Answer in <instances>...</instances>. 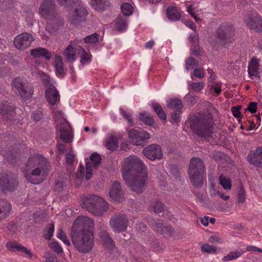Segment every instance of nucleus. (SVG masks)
I'll return each instance as SVG.
<instances>
[{"label":"nucleus","instance_id":"f257e3e1","mask_svg":"<svg viewBox=\"0 0 262 262\" xmlns=\"http://www.w3.org/2000/svg\"><path fill=\"white\" fill-rule=\"evenodd\" d=\"M122 171L126 185L132 190L137 193L143 191L148 176L146 167L140 159L135 156L126 158Z\"/></svg>","mask_w":262,"mask_h":262},{"label":"nucleus","instance_id":"f03ea898","mask_svg":"<svg viewBox=\"0 0 262 262\" xmlns=\"http://www.w3.org/2000/svg\"><path fill=\"white\" fill-rule=\"evenodd\" d=\"M94 221L89 217H78L71 228V238L76 250L82 253H89L94 245Z\"/></svg>","mask_w":262,"mask_h":262},{"label":"nucleus","instance_id":"7ed1b4c3","mask_svg":"<svg viewBox=\"0 0 262 262\" xmlns=\"http://www.w3.org/2000/svg\"><path fill=\"white\" fill-rule=\"evenodd\" d=\"M186 123L192 133L202 139L211 138L214 133L213 115L208 112L190 115Z\"/></svg>","mask_w":262,"mask_h":262},{"label":"nucleus","instance_id":"20e7f679","mask_svg":"<svg viewBox=\"0 0 262 262\" xmlns=\"http://www.w3.org/2000/svg\"><path fill=\"white\" fill-rule=\"evenodd\" d=\"M50 163L41 156L30 157L24 167L26 177L31 183L38 184L40 183L39 180L34 178V177H39L41 174L46 175L50 171Z\"/></svg>","mask_w":262,"mask_h":262},{"label":"nucleus","instance_id":"39448f33","mask_svg":"<svg viewBox=\"0 0 262 262\" xmlns=\"http://www.w3.org/2000/svg\"><path fill=\"white\" fill-rule=\"evenodd\" d=\"M205 166L204 161L200 158H192L189 162L188 173L189 180L192 185L197 189L201 188L204 184Z\"/></svg>","mask_w":262,"mask_h":262},{"label":"nucleus","instance_id":"423d86ee","mask_svg":"<svg viewBox=\"0 0 262 262\" xmlns=\"http://www.w3.org/2000/svg\"><path fill=\"white\" fill-rule=\"evenodd\" d=\"M82 208L96 216H101L108 209V204L99 195L88 194L82 199Z\"/></svg>","mask_w":262,"mask_h":262},{"label":"nucleus","instance_id":"0eeeda50","mask_svg":"<svg viewBox=\"0 0 262 262\" xmlns=\"http://www.w3.org/2000/svg\"><path fill=\"white\" fill-rule=\"evenodd\" d=\"M40 14L49 19L54 25L51 31H55L64 24L63 19L56 12L54 0H43L39 9Z\"/></svg>","mask_w":262,"mask_h":262},{"label":"nucleus","instance_id":"6e6552de","mask_svg":"<svg viewBox=\"0 0 262 262\" xmlns=\"http://www.w3.org/2000/svg\"><path fill=\"white\" fill-rule=\"evenodd\" d=\"M234 35V28L232 25H221L216 31V42L221 46H225L231 42Z\"/></svg>","mask_w":262,"mask_h":262},{"label":"nucleus","instance_id":"1a4fd4ad","mask_svg":"<svg viewBox=\"0 0 262 262\" xmlns=\"http://www.w3.org/2000/svg\"><path fill=\"white\" fill-rule=\"evenodd\" d=\"M244 21L250 30L262 32V19L255 11L252 10L247 12L244 17Z\"/></svg>","mask_w":262,"mask_h":262},{"label":"nucleus","instance_id":"9d476101","mask_svg":"<svg viewBox=\"0 0 262 262\" xmlns=\"http://www.w3.org/2000/svg\"><path fill=\"white\" fill-rule=\"evenodd\" d=\"M128 223V220L125 214L115 213L111 218L110 225L114 231L120 233L126 230Z\"/></svg>","mask_w":262,"mask_h":262},{"label":"nucleus","instance_id":"9b49d317","mask_svg":"<svg viewBox=\"0 0 262 262\" xmlns=\"http://www.w3.org/2000/svg\"><path fill=\"white\" fill-rule=\"evenodd\" d=\"M128 136L132 144L142 146L145 145V140L150 138V135L145 130L139 132L134 129L128 131Z\"/></svg>","mask_w":262,"mask_h":262},{"label":"nucleus","instance_id":"f8f14e48","mask_svg":"<svg viewBox=\"0 0 262 262\" xmlns=\"http://www.w3.org/2000/svg\"><path fill=\"white\" fill-rule=\"evenodd\" d=\"M142 154L151 161L161 160L163 157L161 147L157 144H151L145 147L142 150Z\"/></svg>","mask_w":262,"mask_h":262},{"label":"nucleus","instance_id":"ddd939ff","mask_svg":"<svg viewBox=\"0 0 262 262\" xmlns=\"http://www.w3.org/2000/svg\"><path fill=\"white\" fill-rule=\"evenodd\" d=\"M18 182L12 174H4L0 178V189L3 191H13L18 187Z\"/></svg>","mask_w":262,"mask_h":262},{"label":"nucleus","instance_id":"4468645a","mask_svg":"<svg viewBox=\"0 0 262 262\" xmlns=\"http://www.w3.org/2000/svg\"><path fill=\"white\" fill-rule=\"evenodd\" d=\"M33 40L31 34L25 32L18 35L14 39V44L16 48L20 50L28 48Z\"/></svg>","mask_w":262,"mask_h":262},{"label":"nucleus","instance_id":"2eb2a0df","mask_svg":"<svg viewBox=\"0 0 262 262\" xmlns=\"http://www.w3.org/2000/svg\"><path fill=\"white\" fill-rule=\"evenodd\" d=\"M14 86L18 90L20 97L24 99H29L33 94V87L31 84L15 81Z\"/></svg>","mask_w":262,"mask_h":262},{"label":"nucleus","instance_id":"dca6fc26","mask_svg":"<svg viewBox=\"0 0 262 262\" xmlns=\"http://www.w3.org/2000/svg\"><path fill=\"white\" fill-rule=\"evenodd\" d=\"M86 15V9L78 3V7L75 9L74 13L70 18V23L73 25H77L85 20Z\"/></svg>","mask_w":262,"mask_h":262},{"label":"nucleus","instance_id":"f3484780","mask_svg":"<svg viewBox=\"0 0 262 262\" xmlns=\"http://www.w3.org/2000/svg\"><path fill=\"white\" fill-rule=\"evenodd\" d=\"M108 195L110 198L116 202H122L124 199L123 191L120 183L115 181L110 188Z\"/></svg>","mask_w":262,"mask_h":262},{"label":"nucleus","instance_id":"a211bd4d","mask_svg":"<svg viewBox=\"0 0 262 262\" xmlns=\"http://www.w3.org/2000/svg\"><path fill=\"white\" fill-rule=\"evenodd\" d=\"M15 107L7 101H3L0 105V114L6 120L12 121L15 117Z\"/></svg>","mask_w":262,"mask_h":262},{"label":"nucleus","instance_id":"6ab92c4d","mask_svg":"<svg viewBox=\"0 0 262 262\" xmlns=\"http://www.w3.org/2000/svg\"><path fill=\"white\" fill-rule=\"evenodd\" d=\"M247 160L256 167H262V147H258L255 150L250 151Z\"/></svg>","mask_w":262,"mask_h":262},{"label":"nucleus","instance_id":"aec40b11","mask_svg":"<svg viewBox=\"0 0 262 262\" xmlns=\"http://www.w3.org/2000/svg\"><path fill=\"white\" fill-rule=\"evenodd\" d=\"M45 95L47 101L51 105H55L60 100V96L58 91L52 84H50L45 92Z\"/></svg>","mask_w":262,"mask_h":262},{"label":"nucleus","instance_id":"412c9836","mask_svg":"<svg viewBox=\"0 0 262 262\" xmlns=\"http://www.w3.org/2000/svg\"><path fill=\"white\" fill-rule=\"evenodd\" d=\"M57 129L60 133V138L64 143H70L73 139V135L68 129L69 126V123L58 124L56 125Z\"/></svg>","mask_w":262,"mask_h":262},{"label":"nucleus","instance_id":"4be33fe9","mask_svg":"<svg viewBox=\"0 0 262 262\" xmlns=\"http://www.w3.org/2000/svg\"><path fill=\"white\" fill-rule=\"evenodd\" d=\"M6 247L10 251L20 252L25 253L26 255H28L30 258H32V257L33 255L30 251L16 241H9L7 242L6 244Z\"/></svg>","mask_w":262,"mask_h":262},{"label":"nucleus","instance_id":"5701e85b","mask_svg":"<svg viewBox=\"0 0 262 262\" xmlns=\"http://www.w3.org/2000/svg\"><path fill=\"white\" fill-rule=\"evenodd\" d=\"M155 223L152 225L153 227L160 234L164 236H170L174 232L173 227L168 225H164L163 224L158 221H154Z\"/></svg>","mask_w":262,"mask_h":262},{"label":"nucleus","instance_id":"b1692460","mask_svg":"<svg viewBox=\"0 0 262 262\" xmlns=\"http://www.w3.org/2000/svg\"><path fill=\"white\" fill-rule=\"evenodd\" d=\"M30 53L35 58L43 57L47 60L51 59L53 55L51 52L40 47L31 50Z\"/></svg>","mask_w":262,"mask_h":262},{"label":"nucleus","instance_id":"393cba45","mask_svg":"<svg viewBox=\"0 0 262 262\" xmlns=\"http://www.w3.org/2000/svg\"><path fill=\"white\" fill-rule=\"evenodd\" d=\"M11 208V204L7 200L0 199V221L9 215Z\"/></svg>","mask_w":262,"mask_h":262},{"label":"nucleus","instance_id":"a878e982","mask_svg":"<svg viewBox=\"0 0 262 262\" xmlns=\"http://www.w3.org/2000/svg\"><path fill=\"white\" fill-rule=\"evenodd\" d=\"M259 63L257 60L252 58L248 66V74L250 77H257L259 78Z\"/></svg>","mask_w":262,"mask_h":262},{"label":"nucleus","instance_id":"bb28decb","mask_svg":"<svg viewBox=\"0 0 262 262\" xmlns=\"http://www.w3.org/2000/svg\"><path fill=\"white\" fill-rule=\"evenodd\" d=\"M166 15L168 18L172 21H178L181 18V14L179 10L174 6H170L167 8Z\"/></svg>","mask_w":262,"mask_h":262},{"label":"nucleus","instance_id":"cd10ccee","mask_svg":"<svg viewBox=\"0 0 262 262\" xmlns=\"http://www.w3.org/2000/svg\"><path fill=\"white\" fill-rule=\"evenodd\" d=\"M92 7L98 11H102L110 6V2L108 0H90Z\"/></svg>","mask_w":262,"mask_h":262},{"label":"nucleus","instance_id":"c85d7f7f","mask_svg":"<svg viewBox=\"0 0 262 262\" xmlns=\"http://www.w3.org/2000/svg\"><path fill=\"white\" fill-rule=\"evenodd\" d=\"M53 65L55 69L56 75L62 77L64 75L63 62L60 56L58 55H55Z\"/></svg>","mask_w":262,"mask_h":262},{"label":"nucleus","instance_id":"c756f323","mask_svg":"<svg viewBox=\"0 0 262 262\" xmlns=\"http://www.w3.org/2000/svg\"><path fill=\"white\" fill-rule=\"evenodd\" d=\"M63 54L65 56L67 62L72 61L76 59V49L71 45L66 48Z\"/></svg>","mask_w":262,"mask_h":262},{"label":"nucleus","instance_id":"7c9ffc66","mask_svg":"<svg viewBox=\"0 0 262 262\" xmlns=\"http://www.w3.org/2000/svg\"><path fill=\"white\" fill-rule=\"evenodd\" d=\"M167 107L174 111H180L182 110L183 107L182 101L178 98L171 99L169 100V102L167 104Z\"/></svg>","mask_w":262,"mask_h":262},{"label":"nucleus","instance_id":"2f4dec72","mask_svg":"<svg viewBox=\"0 0 262 262\" xmlns=\"http://www.w3.org/2000/svg\"><path fill=\"white\" fill-rule=\"evenodd\" d=\"M115 26L117 29L119 31L126 30L127 28V19L124 16L119 15L115 20Z\"/></svg>","mask_w":262,"mask_h":262},{"label":"nucleus","instance_id":"473e14b6","mask_svg":"<svg viewBox=\"0 0 262 262\" xmlns=\"http://www.w3.org/2000/svg\"><path fill=\"white\" fill-rule=\"evenodd\" d=\"M90 160L91 161V164L94 168L97 169L101 163L102 158L101 156L97 152H93L90 157Z\"/></svg>","mask_w":262,"mask_h":262},{"label":"nucleus","instance_id":"72a5a7b5","mask_svg":"<svg viewBox=\"0 0 262 262\" xmlns=\"http://www.w3.org/2000/svg\"><path fill=\"white\" fill-rule=\"evenodd\" d=\"M151 106L155 112L161 120H165L166 119V115L159 103L153 102Z\"/></svg>","mask_w":262,"mask_h":262},{"label":"nucleus","instance_id":"f704fd0d","mask_svg":"<svg viewBox=\"0 0 262 262\" xmlns=\"http://www.w3.org/2000/svg\"><path fill=\"white\" fill-rule=\"evenodd\" d=\"M150 208L151 211L160 213L164 211V205L161 201L156 200L151 203Z\"/></svg>","mask_w":262,"mask_h":262},{"label":"nucleus","instance_id":"c9c22d12","mask_svg":"<svg viewBox=\"0 0 262 262\" xmlns=\"http://www.w3.org/2000/svg\"><path fill=\"white\" fill-rule=\"evenodd\" d=\"M244 253L242 251L236 250L229 253L226 256L223 258L224 261H228L239 257Z\"/></svg>","mask_w":262,"mask_h":262},{"label":"nucleus","instance_id":"e433bc0d","mask_svg":"<svg viewBox=\"0 0 262 262\" xmlns=\"http://www.w3.org/2000/svg\"><path fill=\"white\" fill-rule=\"evenodd\" d=\"M139 118L142 121L148 125H152L155 123L153 118L149 115H147L145 113H140Z\"/></svg>","mask_w":262,"mask_h":262},{"label":"nucleus","instance_id":"4c0bfd02","mask_svg":"<svg viewBox=\"0 0 262 262\" xmlns=\"http://www.w3.org/2000/svg\"><path fill=\"white\" fill-rule=\"evenodd\" d=\"M122 12L124 16H129L133 13V9L132 5L129 3H124L121 6Z\"/></svg>","mask_w":262,"mask_h":262},{"label":"nucleus","instance_id":"58836bf2","mask_svg":"<svg viewBox=\"0 0 262 262\" xmlns=\"http://www.w3.org/2000/svg\"><path fill=\"white\" fill-rule=\"evenodd\" d=\"M79 52H81L80 63L83 65L86 62L90 61L91 60V55H89L86 51L82 48H80Z\"/></svg>","mask_w":262,"mask_h":262},{"label":"nucleus","instance_id":"ea45409f","mask_svg":"<svg viewBox=\"0 0 262 262\" xmlns=\"http://www.w3.org/2000/svg\"><path fill=\"white\" fill-rule=\"evenodd\" d=\"M220 184L225 189H230L231 188V182L229 179L221 176L219 177Z\"/></svg>","mask_w":262,"mask_h":262},{"label":"nucleus","instance_id":"a19ab883","mask_svg":"<svg viewBox=\"0 0 262 262\" xmlns=\"http://www.w3.org/2000/svg\"><path fill=\"white\" fill-rule=\"evenodd\" d=\"M99 35L95 33L87 36L84 38V41L86 43H96L98 42Z\"/></svg>","mask_w":262,"mask_h":262},{"label":"nucleus","instance_id":"79ce46f5","mask_svg":"<svg viewBox=\"0 0 262 262\" xmlns=\"http://www.w3.org/2000/svg\"><path fill=\"white\" fill-rule=\"evenodd\" d=\"M182 113V110L180 111H177V110L174 111L171 113V120L170 121L172 123L178 124L181 121V114Z\"/></svg>","mask_w":262,"mask_h":262},{"label":"nucleus","instance_id":"37998d69","mask_svg":"<svg viewBox=\"0 0 262 262\" xmlns=\"http://www.w3.org/2000/svg\"><path fill=\"white\" fill-rule=\"evenodd\" d=\"M54 231V225L53 224H49L47 226V230H45V234L43 235V237L46 239L50 240L52 236H53V234Z\"/></svg>","mask_w":262,"mask_h":262},{"label":"nucleus","instance_id":"c03bdc74","mask_svg":"<svg viewBox=\"0 0 262 262\" xmlns=\"http://www.w3.org/2000/svg\"><path fill=\"white\" fill-rule=\"evenodd\" d=\"M246 192L243 185H241L237 191V202L243 203L245 201Z\"/></svg>","mask_w":262,"mask_h":262},{"label":"nucleus","instance_id":"a18cd8bd","mask_svg":"<svg viewBox=\"0 0 262 262\" xmlns=\"http://www.w3.org/2000/svg\"><path fill=\"white\" fill-rule=\"evenodd\" d=\"M186 69L188 70L192 69L195 66L199 64L198 61L193 57H189L185 61Z\"/></svg>","mask_w":262,"mask_h":262},{"label":"nucleus","instance_id":"49530a36","mask_svg":"<svg viewBox=\"0 0 262 262\" xmlns=\"http://www.w3.org/2000/svg\"><path fill=\"white\" fill-rule=\"evenodd\" d=\"M106 146L107 149L111 150H114L117 148L118 145L113 136L106 141Z\"/></svg>","mask_w":262,"mask_h":262},{"label":"nucleus","instance_id":"de8ad7c7","mask_svg":"<svg viewBox=\"0 0 262 262\" xmlns=\"http://www.w3.org/2000/svg\"><path fill=\"white\" fill-rule=\"evenodd\" d=\"M43 257L47 262H58L56 255L50 252H45Z\"/></svg>","mask_w":262,"mask_h":262},{"label":"nucleus","instance_id":"09e8293b","mask_svg":"<svg viewBox=\"0 0 262 262\" xmlns=\"http://www.w3.org/2000/svg\"><path fill=\"white\" fill-rule=\"evenodd\" d=\"M57 236L58 238L60 239L66 245H67L68 246H70L71 245L70 242L69 240L68 239L67 236L64 234V233L62 231V230H61V229L59 230L57 235Z\"/></svg>","mask_w":262,"mask_h":262},{"label":"nucleus","instance_id":"8fccbe9b","mask_svg":"<svg viewBox=\"0 0 262 262\" xmlns=\"http://www.w3.org/2000/svg\"><path fill=\"white\" fill-rule=\"evenodd\" d=\"M49 246L55 252L58 254L63 252L62 248L57 242H52L49 245Z\"/></svg>","mask_w":262,"mask_h":262},{"label":"nucleus","instance_id":"3c124183","mask_svg":"<svg viewBox=\"0 0 262 262\" xmlns=\"http://www.w3.org/2000/svg\"><path fill=\"white\" fill-rule=\"evenodd\" d=\"M186 102L190 105H193L194 104L197 100H198V97L195 96H192L189 93L187 94L185 98H184Z\"/></svg>","mask_w":262,"mask_h":262},{"label":"nucleus","instance_id":"603ef678","mask_svg":"<svg viewBox=\"0 0 262 262\" xmlns=\"http://www.w3.org/2000/svg\"><path fill=\"white\" fill-rule=\"evenodd\" d=\"M201 250L202 251L207 253H215L216 251V248L212 245L205 244L201 247Z\"/></svg>","mask_w":262,"mask_h":262},{"label":"nucleus","instance_id":"864d4df0","mask_svg":"<svg viewBox=\"0 0 262 262\" xmlns=\"http://www.w3.org/2000/svg\"><path fill=\"white\" fill-rule=\"evenodd\" d=\"M92 176V168L90 162H86V173L85 179L86 181L89 180Z\"/></svg>","mask_w":262,"mask_h":262},{"label":"nucleus","instance_id":"5fc2aeb1","mask_svg":"<svg viewBox=\"0 0 262 262\" xmlns=\"http://www.w3.org/2000/svg\"><path fill=\"white\" fill-rule=\"evenodd\" d=\"M241 108L242 105L233 106L231 108V111L234 117L237 118H241L242 116L240 112Z\"/></svg>","mask_w":262,"mask_h":262},{"label":"nucleus","instance_id":"6e6d98bb","mask_svg":"<svg viewBox=\"0 0 262 262\" xmlns=\"http://www.w3.org/2000/svg\"><path fill=\"white\" fill-rule=\"evenodd\" d=\"M204 83L203 82H193L191 84L192 89L195 92H200L204 87Z\"/></svg>","mask_w":262,"mask_h":262},{"label":"nucleus","instance_id":"4d7b16f0","mask_svg":"<svg viewBox=\"0 0 262 262\" xmlns=\"http://www.w3.org/2000/svg\"><path fill=\"white\" fill-rule=\"evenodd\" d=\"M257 103L255 102H251L249 103L248 107L245 109V111H249L252 114L256 112Z\"/></svg>","mask_w":262,"mask_h":262},{"label":"nucleus","instance_id":"13d9d810","mask_svg":"<svg viewBox=\"0 0 262 262\" xmlns=\"http://www.w3.org/2000/svg\"><path fill=\"white\" fill-rule=\"evenodd\" d=\"M14 0H0V8H9L13 4Z\"/></svg>","mask_w":262,"mask_h":262},{"label":"nucleus","instance_id":"bf43d9fd","mask_svg":"<svg viewBox=\"0 0 262 262\" xmlns=\"http://www.w3.org/2000/svg\"><path fill=\"white\" fill-rule=\"evenodd\" d=\"M42 118V113L40 111H36L31 114V118L35 122L40 121Z\"/></svg>","mask_w":262,"mask_h":262},{"label":"nucleus","instance_id":"052dcab7","mask_svg":"<svg viewBox=\"0 0 262 262\" xmlns=\"http://www.w3.org/2000/svg\"><path fill=\"white\" fill-rule=\"evenodd\" d=\"M190 51L194 56H198L200 55V47L199 44L191 45Z\"/></svg>","mask_w":262,"mask_h":262},{"label":"nucleus","instance_id":"680f3d73","mask_svg":"<svg viewBox=\"0 0 262 262\" xmlns=\"http://www.w3.org/2000/svg\"><path fill=\"white\" fill-rule=\"evenodd\" d=\"M120 111L123 116L124 118L128 121L129 124H132L133 123V120L131 114L127 113L124 111L122 108H120Z\"/></svg>","mask_w":262,"mask_h":262},{"label":"nucleus","instance_id":"e2e57ef3","mask_svg":"<svg viewBox=\"0 0 262 262\" xmlns=\"http://www.w3.org/2000/svg\"><path fill=\"white\" fill-rule=\"evenodd\" d=\"M193 76L200 78L204 77V71L202 68H196L193 71Z\"/></svg>","mask_w":262,"mask_h":262},{"label":"nucleus","instance_id":"0e129e2a","mask_svg":"<svg viewBox=\"0 0 262 262\" xmlns=\"http://www.w3.org/2000/svg\"><path fill=\"white\" fill-rule=\"evenodd\" d=\"M189 40L191 42V45L199 44V36L195 32L190 35Z\"/></svg>","mask_w":262,"mask_h":262},{"label":"nucleus","instance_id":"69168bd1","mask_svg":"<svg viewBox=\"0 0 262 262\" xmlns=\"http://www.w3.org/2000/svg\"><path fill=\"white\" fill-rule=\"evenodd\" d=\"M104 241H103L105 244L110 246V247H114L115 246V243L110 236L106 237Z\"/></svg>","mask_w":262,"mask_h":262},{"label":"nucleus","instance_id":"338daca9","mask_svg":"<svg viewBox=\"0 0 262 262\" xmlns=\"http://www.w3.org/2000/svg\"><path fill=\"white\" fill-rule=\"evenodd\" d=\"M8 229L11 232H15L16 230H17V226L16 224L14 223H11L9 224L7 226Z\"/></svg>","mask_w":262,"mask_h":262},{"label":"nucleus","instance_id":"774afa93","mask_svg":"<svg viewBox=\"0 0 262 262\" xmlns=\"http://www.w3.org/2000/svg\"><path fill=\"white\" fill-rule=\"evenodd\" d=\"M146 225L143 223H139L138 225L137 229L140 232H143L146 230Z\"/></svg>","mask_w":262,"mask_h":262}]
</instances>
